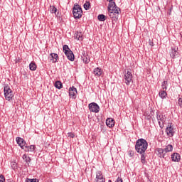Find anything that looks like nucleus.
<instances>
[{"label": "nucleus", "instance_id": "1", "mask_svg": "<svg viewBox=\"0 0 182 182\" xmlns=\"http://www.w3.org/2000/svg\"><path fill=\"white\" fill-rule=\"evenodd\" d=\"M109 2L108 6V11L109 16L111 18H112V23L113 22H116L117 19H119V15L122 12L120 8H119L116 5V2L113 1V0H107Z\"/></svg>", "mask_w": 182, "mask_h": 182}, {"label": "nucleus", "instance_id": "2", "mask_svg": "<svg viewBox=\"0 0 182 182\" xmlns=\"http://www.w3.org/2000/svg\"><path fill=\"white\" fill-rule=\"evenodd\" d=\"M149 147V143L143 138L139 139L135 144V149L139 154H146V151Z\"/></svg>", "mask_w": 182, "mask_h": 182}, {"label": "nucleus", "instance_id": "3", "mask_svg": "<svg viewBox=\"0 0 182 182\" xmlns=\"http://www.w3.org/2000/svg\"><path fill=\"white\" fill-rule=\"evenodd\" d=\"M73 15L75 19H80L83 15L82 7L79 4H75L73 8Z\"/></svg>", "mask_w": 182, "mask_h": 182}, {"label": "nucleus", "instance_id": "4", "mask_svg": "<svg viewBox=\"0 0 182 182\" xmlns=\"http://www.w3.org/2000/svg\"><path fill=\"white\" fill-rule=\"evenodd\" d=\"M63 50L65 55L67 56L68 60H70V62H73V60H75V55L73 54L72 50L69 48V46L64 45L63 46Z\"/></svg>", "mask_w": 182, "mask_h": 182}, {"label": "nucleus", "instance_id": "5", "mask_svg": "<svg viewBox=\"0 0 182 182\" xmlns=\"http://www.w3.org/2000/svg\"><path fill=\"white\" fill-rule=\"evenodd\" d=\"M4 97L6 100L11 101L12 99H14V91L11 90L9 85H6L4 87Z\"/></svg>", "mask_w": 182, "mask_h": 182}, {"label": "nucleus", "instance_id": "6", "mask_svg": "<svg viewBox=\"0 0 182 182\" xmlns=\"http://www.w3.org/2000/svg\"><path fill=\"white\" fill-rule=\"evenodd\" d=\"M90 112H93V113H99L100 110V107L99 105L95 102H92L88 105Z\"/></svg>", "mask_w": 182, "mask_h": 182}, {"label": "nucleus", "instance_id": "7", "mask_svg": "<svg viewBox=\"0 0 182 182\" xmlns=\"http://www.w3.org/2000/svg\"><path fill=\"white\" fill-rule=\"evenodd\" d=\"M125 75H124V79H125V83L126 85H130V82H132V77H133V75H132V73L130 71L124 70Z\"/></svg>", "mask_w": 182, "mask_h": 182}, {"label": "nucleus", "instance_id": "8", "mask_svg": "<svg viewBox=\"0 0 182 182\" xmlns=\"http://www.w3.org/2000/svg\"><path fill=\"white\" fill-rule=\"evenodd\" d=\"M16 141L17 144H18V146H20V147L23 150V149H25L26 145L27 144L26 141H25V139L21 137H16Z\"/></svg>", "mask_w": 182, "mask_h": 182}, {"label": "nucleus", "instance_id": "9", "mask_svg": "<svg viewBox=\"0 0 182 182\" xmlns=\"http://www.w3.org/2000/svg\"><path fill=\"white\" fill-rule=\"evenodd\" d=\"M77 93V90H76V87H74L73 86L72 87H70L69 89L70 97H72L73 99H75Z\"/></svg>", "mask_w": 182, "mask_h": 182}, {"label": "nucleus", "instance_id": "10", "mask_svg": "<svg viewBox=\"0 0 182 182\" xmlns=\"http://www.w3.org/2000/svg\"><path fill=\"white\" fill-rule=\"evenodd\" d=\"M97 182H105V178H103V173L100 171L96 172Z\"/></svg>", "mask_w": 182, "mask_h": 182}, {"label": "nucleus", "instance_id": "11", "mask_svg": "<svg viewBox=\"0 0 182 182\" xmlns=\"http://www.w3.org/2000/svg\"><path fill=\"white\" fill-rule=\"evenodd\" d=\"M168 126L169 127H168L166 130L167 135L170 137H173V136H174V129L173 128V127H171V124H168Z\"/></svg>", "mask_w": 182, "mask_h": 182}, {"label": "nucleus", "instance_id": "12", "mask_svg": "<svg viewBox=\"0 0 182 182\" xmlns=\"http://www.w3.org/2000/svg\"><path fill=\"white\" fill-rule=\"evenodd\" d=\"M181 159V156L178 153H174L171 155L172 161L178 162Z\"/></svg>", "mask_w": 182, "mask_h": 182}, {"label": "nucleus", "instance_id": "13", "mask_svg": "<svg viewBox=\"0 0 182 182\" xmlns=\"http://www.w3.org/2000/svg\"><path fill=\"white\" fill-rule=\"evenodd\" d=\"M114 119L113 118H107L106 120V124L108 127H113L114 126Z\"/></svg>", "mask_w": 182, "mask_h": 182}, {"label": "nucleus", "instance_id": "14", "mask_svg": "<svg viewBox=\"0 0 182 182\" xmlns=\"http://www.w3.org/2000/svg\"><path fill=\"white\" fill-rule=\"evenodd\" d=\"M35 149H36V146H35V145L28 146V144H26L23 150L24 151H35Z\"/></svg>", "mask_w": 182, "mask_h": 182}, {"label": "nucleus", "instance_id": "15", "mask_svg": "<svg viewBox=\"0 0 182 182\" xmlns=\"http://www.w3.org/2000/svg\"><path fill=\"white\" fill-rule=\"evenodd\" d=\"M170 56L172 59H176V56H178V51L176 50V48H171V51L170 52Z\"/></svg>", "mask_w": 182, "mask_h": 182}, {"label": "nucleus", "instance_id": "16", "mask_svg": "<svg viewBox=\"0 0 182 182\" xmlns=\"http://www.w3.org/2000/svg\"><path fill=\"white\" fill-rule=\"evenodd\" d=\"M50 56L51 58L50 60H52L53 63H56L58 60L59 59V56L56 53H50Z\"/></svg>", "mask_w": 182, "mask_h": 182}, {"label": "nucleus", "instance_id": "17", "mask_svg": "<svg viewBox=\"0 0 182 182\" xmlns=\"http://www.w3.org/2000/svg\"><path fill=\"white\" fill-rule=\"evenodd\" d=\"M82 59L84 63H89V62H90V60L87 58V53H86V51L82 52Z\"/></svg>", "mask_w": 182, "mask_h": 182}, {"label": "nucleus", "instance_id": "18", "mask_svg": "<svg viewBox=\"0 0 182 182\" xmlns=\"http://www.w3.org/2000/svg\"><path fill=\"white\" fill-rule=\"evenodd\" d=\"M82 36H83V34H82V32L76 31L74 36V38L75 39H77V41H82L83 39Z\"/></svg>", "mask_w": 182, "mask_h": 182}, {"label": "nucleus", "instance_id": "19", "mask_svg": "<svg viewBox=\"0 0 182 182\" xmlns=\"http://www.w3.org/2000/svg\"><path fill=\"white\" fill-rule=\"evenodd\" d=\"M157 151L159 154V156L164 159V156L166 155V151H164V149L158 148Z\"/></svg>", "mask_w": 182, "mask_h": 182}, {"label": "nucleus", "instance_id": "20", "mask_svg": "<svg viewBox=\"0 0 182 182\" xmlns=\"http://www.w3.org/2000/svg\"><path fill=\"white\" fill-rule=\"evenodd\" d=\"M102 69L99 68H97L94 70V75L95 76H101L102 75Z\"/></svg>", "mask_w": 182, "mask_h": 182}, {"label": "nucleus", "instance_id": "21", "mask_svg": "<svg viewBox=\"0 0 182 182\" xmlns=\"http://www.w3.org/2000/svg\"><path fill=\"white\" fill-rule=\"evenodd\" d=\"M165 153H170V151H173V145L168 144L164 149Z\"/></svg>", "mask_w": 182, "mask_h": 182}, {"label": "nucleus", "instance_id": "22", "mask_svg": "<svg viewBox=\"0 0 182 182\" xmlns=\"http://www.w3.org/2000/svg\"><path fill=\"white\" fill-rule=\"evenodd\" d=\"M54 85L56 89H62L63 87V84H62V82L60 81H56Z\"/></svg>", "mask_w": 182, "mask_h": 182}, {"label": "nucleus", "instance_id": "23", "mask_svg": "<svg viewBox=\"0 0 182 182\" xmlns=\"http://www.w3.org/2000/svg\"><path fill=\"white\" fill-rule=\"evenodd\" d=\"M23 160H25L26 163H28V166H29V163H31V157L28 156L26 154H23Z\"/></svg>", "mask_w": 182, "mask_h": 182}, {"label": "nucleus", "instance_id": "24", "mask_svg": "<svg viewBox=\"0 0 182 182\" xmlns=\"http://www.w3.org/2000/svg\"><path fill=\"white\" fill-rule=\"evenodd\" d=\"M49 11H50V14H56L58 9H56V7H55V6H50Z\"/></svg>", "mask_w": 182, "mask_h": 182}, {"label": "nucleus", "instance_id": "25", "mask_svg": "<svg viewBox=\"0 0 182 182\" xmlns=\"http://www.w3.org/2000/svg\"><path fill=\"white\" fill-rule=\"evenodd\" d=\"M159 96L161 99H166V96H167V92L166 90H162L159 92Z\"/></svg>", "mask_w": 182, "mask_h": 182}, {"label": "nucleus", "instance_id": "26", "mask_svg": "<svg viewBox=\"0 0 182 182\" xmlns=\"http://www.w3.org/2000/svg\"><path fill=\"white\" fill-rule=\"evenodd\" d=\"M97 18L98 21H100L101 22H105V20L107 19V17L104 14H100L98 15Z\"/></svg>", "mask_w": 182, "mask_h": 182}, {"label": "nucleus", "instance_id": "27", "mask_svg": "<svg viewBox=\"0 0 182 182\" xmlns=\"http://www.w3.org/2000/svg\"><path fill=\"white\" fill-rule=\"evenodd\" d=\"M157 120L159 124H161V123H164V117L163 115H157Z\"/></svg>", "mask_w": 182, "mask_h": 182}, {"label": "nucleus", "instance_id": "28", "mask_svg": "<svg viewBox=\"0 0 182 182\" xmlns=\"http://www.w3.org/2000/svg\"><path fill=\"white\" fill-rule=\"evenodd\" d=\"M30 70H36V64L31 62L29 65Z\"/></svg>", "mask_w": 182, "mask_h": 182}, {"label": "nucleus", "instance_id": "29", "mask_svg": "<svg viewBox=\"0 0 182 182\" xmlns=\"http://www.w3.org/2000/svg\"><path fill=\"white\" fill-rule=\"evenodd\" d=\"M84 9L85 11H88V9H90V1H86L84 4Z\"/></svg>", "mask_w": 182, "mask_h": 182}, {"label": "nucleus", "instance_id": "30", "mask_svg": "<svg viewBox=\"0 0 182 182\" xmlns=\"http://www.w3.org/2000/svg\"><path fill=\"white\" fill-rule=\"evenodd\" d=\"M141 154V161L142 164H146V156H144V154Z\"/></svg>", "mask_w": 182, "mask_h": 182}, {"label": "nucleus", "instance_id": "31", "mask_svg": "<svg viewBox=\"0 0 182 182\" xmlns=\"http://www.w3.org/2000/svg\"><path fill=\"white\" fill-rule=\"evenodd\" d=\"M25 182H39V180H38L37 178H27L26 179V181Z\"/></svg>", "mask_w": 182, "mask_h": 182}, {"label": "nucleus", "instance_id": "32", "mask_svg": "<svg viewBox=\"0 0 182 182\" xmlns=\"http://www.w3.org/2000/svg\"><path fill=\"white\" fill-rule=\"evenodd\" d=\"M163 90H167V81H164L161 85Z\"/></svg>", "mask_w": 182, "mask_h": 182}, {"label": "nucleus", "instance_id": "33", "mask_svg": "<svg viewBox=\"0 0 182 182\" xmlns=\"http://www.w3.org/2000/svg\"><path fill=\"white\" fill-rule=\"evenodd\" d=\"M11 168L13 170H16L18 168V165L16 164V162H11Z\"/></svg>", "mask_w": 182, "mask_h": 182}, {"label": "nucleus", "instance_id": "34", "mask_svg": "<svg viewBox=\"0 0 182 182\" xmlns=\"http://www.w3.org/2000/svg\"><path fill=\"white\" fill-rule=\"evenodd\" d=\"M68 137H70L71 139H73L75 137V134L72 132L68 133Z\"/></svg>", "mask_w": 182, "mask_h": 182}, {"label": "nucleus", "instance_id": "35", "mask_svg": "<svg viewBox=\"0 0 182 182\" xmlns=\"http://www.w3.org/2000/svg\"><path fill=\"white\" fill-rule=\"evenodd\" d=\"M0 182H5V176L0 175Z\"/></svg>", "mask_w": 182, "mask_h": 182}, {"label": "nucleus", "instance_id": "36", "mask_svg": "<svg viewBox=\"0 0 182 182\" xmlns=\"http://www.w3.org/2000/svg\"><path fill=\"white\" fill-rule=\"evenodd\" d=\"M178 103L180 107H182V98L178 99Z\"/></svg>", "mask_w": 182, "mask_h": 182}, {"label": "nucleus", "instance_id": "37", "mask_svg": "<svg viewBox=\"0 0 182 182\" xmlns=\"http://www.w3.org/2000/svg\"><path fill=\"white\" fill-rule=\"evenodd\" d=\"M129 156H130V157H133V156H134V152L133 151H129Z\"/></svg>", "mask_w": 182, "mask_h": 182}, {"label": "nucleus", "instance_id": "38", "mask_svg": "<svg viewBox=\"0 0 182 182\" xmlns=\"http://www.w3.org/2000/svg\"><path fill=\"white\" fill-rule=\"evenodd\" d=\"M149 44L150 45V46H154V43H153V41L150 39H149Z\"/></svg>", "mask_w": 182, "mask_h": 182}, {"label": "nucleus", "instance_id": "39", "mask_svg": "<svg viewBox=\"0 0 182 182\" xmlns=\"http://www.w3.org/2000/svg\"><path fill=\"white\" fill-rule=\"evenodd\" d=\"M116 182H123V179H122V178H120V177H118V178H117Z\"/></svg>", "mask_w": 182, "mask_h": 182}, {"label": "nucleus", "instance_id": "40", "mask_svg": "<svg viewBox=\"0 0 182 182\" xmlns=\"http://www.w3.org/2000/svg\"><path fill=\"white\" fill-rule=\"evenodd\" d=\"M171 14V9H170V12H169V15Z\"/></svg>", "mask_w": 182, "mask_h": 182}, {"label": "nucleus", "instance_id": "41", "mask_svg": "<svg viewBox=\"0 0 182 182\" xmlns=\"http://www.w3.org/2000/svg\"><path fill=\"white\" fill-rule=\"evenodd\" d=\"M109 182H112V180H109Z\"/></svg>", "mask_w": 182, "mask_h": 182}]
</instances>
